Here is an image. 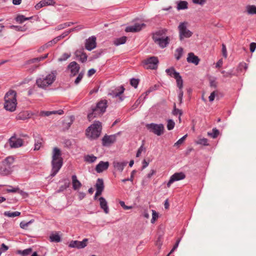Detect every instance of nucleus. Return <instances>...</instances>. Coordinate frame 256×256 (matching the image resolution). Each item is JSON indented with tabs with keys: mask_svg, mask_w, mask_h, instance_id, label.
<instances>
[{
	"mask_svg": "<svg viewBox=\"0 0 256 256\" xmlns=\"http://www.w3.org/2000/svg\"><path fill=\"white\" fill-rule=\"evenodd\" d=\"M17 104L16 92L9 90L4 97V108L8 111L13 112L16 110Z\"/></svg>",
	"mask_w": 256,
	"mask_h": 256,
	"instance_id": "nucleus-1",
	"label": "nucleus"
},
{
	"mask_svg": "<svg viewBox=\"0 0 256 256\" xmlns=\"http://www.w3.org/2000/svg\"><path fill=\"white\" fill-rule=\"evenodd\" d=\"M62 152L58 148H54L52 152V174L54 176L58 172L62 164V158L61 156Z\"/></svg>",
	"mask_w": 256,
	"mask_h": 256,
	"instance_id": "nucleus-2",
	"label": "nucleus"
},
{
	"mask_svg": "<svg viewBox=\"0 0 256 256\" xmlns=\"http://www.w3.org/2000/svg\"><path fill=\"white\" fill-rule=\"evenodd\" d=\"M56 72H52L46 76H42L36 80V84L38 87L46 88L50 86L56 80Z\"/></svg>",
	"mask_w": 256,
	"mask_h": 256,
	"instance_id": "nucleus-3",
	"label": "nucleus"
},
{
	"mask_svg": "<svg viewBox=\"0 0 256 256\" xmlns=\"http://www.w3.org/2000/svg\"><path fill=\"white\" fill-rule=\"evenodd\" d=\"M102 127L100 122H94L86 130V136L91 139L98 138L100 134Z\"/></svg>",
	"mask_w": 256,
	"mask_h": 256,
	"instance_id": "nucleus-4",
	"label": "nucleus"
},
{
	"mask_svg": "<svg viewBox=\"0 0 256 256\" xmlns=\"http://www.w3.org/2000/svg\"><path fill=\"white\" fill-rule=\"evenodd\" d=\"M165 32V30H159L154 34L152 36L154 42L162 48L166 47L170 40V38L164 35Z\"/></svg>",
	"mask_w": 256,
	"mask_h": 256,
	"instance_id": "nucleus-5",
	"label": "nucleus"
},
{
	"mask_svg": "<svg viewBox=\"0 0 256 256\" xmlns=\"http://www.w3.org/2000/svg\"><path fill=\"white\" fill-rule=\"evenodd\" d=\"M106 103L107 101L106 100H101L98 102L96 107L92 109V112L88 114V120L90 121L94 118L102 114L106 110Z\"/></svg>",
	"mask_w": 256,
	"mask_h": 256,
	"instance_id": "nucleus-6",
	"label": "nucleus"
},
{
	"mask_svg": "<svg viewBox=\"0 0 256 256\" xmlns=\"http://www.w3.org/2000/svg\"><path fill=\"white\" fill-rule=\"evenodd\" d=\"M158 62L156 57L152 56L142 61V66L146 69H156L158 67Z\"/></svg>",
	"mask_w": 256,
	"mask_h": 256,
	"instance_id": "nucleus-7",
	"label": "nucleus"
},
{
	"mask_svg": "<svg viewBox=\"0 0 256 256\" xmlns=\"http://www.w3.org/2000/svg\"><path fill=\"white\" fill-rule=\"evenodd\" d=\"M146 127L150 132L157 136H161L164 133V127L162 124H148Z\"/></svg>",
	"mask_w": 256,
	"mask_h": 256,
	"instance_id": "nucleus-8",
	"label": "nucleus"
},
{
	"mask_svg": "<svg viewBox=\"0 0 256 256\" xmlns=\"http://www.w3.org/2000/svg\"><path fill=\"white\" fill-rule=\"evenodd\" d=\"M6 144H9L11 148H18L24 145V140L14 134L8 140Z\"/></svg>",
	"mask_w": 256,
	"mask_h": 256,
	"instance_id": "nucleus-9",
	"label": "nucleus"
},
{
	"mask_svg": "<svg viewBox=\"0 0 256 256\" xmlns=\"http://www.w3.org/2000/svg\"><path fill=\"white\" fill-rule=\"evenodd\" d=\"M188 22L180 23L178 26L180 38L182 40L184 38H190L192 35V32L187 29Z\"/></svg>",
	"mask_w": 256,
	"mask_h": 256,
	"instance_id": "nucleus-10",
	"label": "nucleus"
},
{
	"mask_svg": "<svg viewBox=\"0 0 256 256\" xmlns=\"http://www.w3.org/2000/svg\"><path fill=\"white\" fill-rule=\"evenodd\" d=\"M185 178L186 175L182 172L174 173L170 176L169 181L167 183L168 188H170L171 184L174 182L184 180Z\"/></svg>",
	"mask_w": 256,
	"mask_h": 256,
	"instance_id": "nucleus-11",
	"label": "nucleus"
},
{
	"mask_svg": "<svg viewBox=\"0 0 256 256\" xmlns=\"http://www.w3.org/2000/svg\"><path fill=\"white\" fill-rule=\"evenodd\" d=\"M124 88L122 86L117 87L114 89L110 90L108 94L112 96L113 97H119L120 100H122V94H123L124 90Z\"/></svg>",
	"mask_w": 256,
	"mask_h": 256,
	"instance_id": "nucleus-12",
	"label": "nucleus"
},
{
	"mask_svg": "<svg viewBox=\"0 0 256 256\" xmlns=\"http://www.w3.org/2000/svg\"><path fill=\"white\" fill-rule=\"evenodd\" d=\"M96 38L94 36H92L86 40L85 42V48L88 50H92L96 46Z\"/></svg>",
	"mask_w": 256,
	"mask_h": 256,
	"instance_id": "nucleus-13",
	"label": "nucleus"
},
{
	"mask_svg": "<svg viewBox=\"0 0 256 256\" xmlns=\"http://www.w3.org/2000/svg\"><path fill=\"white\" fill-rule=\"evenodd\" d=\"M145 26L144 23H136L134 26L126 27L125 30L126 32H136L140 31Z\"/></svg>",
	"mask_w": 256,
	"mask_h": 256,
	"instance_id": "nucleus-14",
	"label": "nucleus"
},
{
	"mask_svg": "<svg viewBox=\"0 0 256 256\" xmlns=\"http://www.w3.org/2000/svg\"><path fill=\"white\" fill-rule=\"evenodd\" d=\"M68 69L70 72L71 75L74 76L78 73L80 67L78 64L75 62H71L68 65Z\"/></svg>",
	"mask_w": 256,
	"mask_h": 256,
	"instance_id": "nucleus-15",
	"label": "nucleus"
},
{
	"mask_svg": "<svg viewBox=\"0 0 256 256\" xmlns=\"http://www.w3.org/2000/svg\"><path fill=\"white\" fill-rule=\"evenodd\" d=\"M109 166V162H100L96 167V170L98 173H100L104 170H106Z\"/></svg>",
	"mask_w": 256,
	"mask_h": 256,
	"instance_id": "nucleus-16",
	"label": "nucleus"
},
{
	"mask_svg": "<svg viewBox=\"0 0 256 256\" xmlns=\"http://www.w3.org/2000/svg\"><path fill=\"white\" fill-rule=\"evenodd\" d=\"M127 162H118L117 160L113 162V166L115 170L122 172Z\"/></svg>",
	"mask_w": 256,
	"mask_h": 256,
	"instance_id": "nucleus-17",
	"label": "nucleus"
},
{
	"mask_svg": "<svg viewBox=\"0 0 256 256\" xmlns=\"http://www.w3.org/2000/svg\"><path fill=\"white\" fill-rule=\"evenodd\" d=\"M75 55L82 62H86L87 60V55L84 52L83 50H77L75 52Z\"/></svg>",
	"mask_w": 256,
	"mask_h": 256,
	"instance_id": "nucleus-18",
	"label": "nucleus"
},
{
	"mask_svg": "<svg viewBox=\"0 0 256 256\" xmlns=\"http://www.w3.org/2000/svg\"><path fill=\"white\" fill-rule=\"evenodd\" d=\"M187 61L190 63H192L195 65H198L200 62L198 58L195 56L194 53L190 52L188 54Z\"/></svg>",
	"mask_w": 256,
	"mask_h": 256,
	"instance_id": "nucleus-19",
	"label": "nucleus"
},
{
	"mask_svg": "<svg viewBox=\"0 0 256 256\" xmlns=\"http://www.w3.org/2000/svg\"><path fill=\"white\" fill-rule=\"evenodd\" d=\"M116 141L114 136H106L102 138V143L104 146H108Z\"/></svg>",
	"mask_w": 256,
	"mask_h": 256,
	"instance_id": "nucleus-20",
	"label": "nucleus"
},
{
	"mask_svg": "<svg viewBox=\"0 0 256 256\" xmlns=\"http://www.w3.org/2000/svg\"><path fill=\"white\" fill-rule=\"evenodd\" d=\"M48 54H46L44 56H41L31 60L29 63L30 64H33L32 66L34 67V70L38 68L40 66V64H38L39 62L47 58Z\"/></svg>",
	"mask_w": 256,
	"mask_h": 256,
	"instance_id": "nucleus-21",
	"label": "nucleus"
},
{
	"mask_svg": "<svg viewBox=\"0 0 256 256\" xmlns=\"http://www.w3.org/2000/svg\"><path fill=\"white\" fill-rule=\"evenodd\" d=\"M72 188L74 190H78L82 186L81 182L78 180L76 175L72 176Z\"/></svg>",
	"mask_w": 256,
	"mask_h": 256,
	"instance_id": "nucleus-22",
	"label": "nucleus"
},
{
	"mask_svg": "<svg viewBox=\"0 0 256 256\" xmlns=\"http://www.w3.org/2000/svg\"><path fill=\"white\" fill-rule=\"evenodd\" d=\"M64 114L62 110H54V111H41L39 114L40 116H49L52 114H58L61 115Z\"/></svg>",
	"mask_w": 256,
	"mask_h": 256,
	"instance_id": "nucleus-23",
	"label": "nucleus"
},
{
	"mask_svg": "<svg viewBox=\"0 0 256 256\" xmlns=\"http://www.w3.org/2000/svg\"><path fill=\"white\" fill-rule=\"evenodd\" d=\"M9 188L6 190V192H18L24 196H27L28 194L22 190H20L18 188H12V186H8Z\"/></svg>",
	"mask_w": 256,
	"mask_h": 256,
	"instance_id": "nucleus-24",
	"label": "nucleus"
},
{
	"mask_svg": "<svg viewBox=\"0 0 256 256\" xmlns=\"http://www.w3.org/2000/svg\"><path fill=\"white\" fill-rule=\"evenodd\" d=\"M100 208L104 210L106 214H108L109 209L106 200L102 197L99 198Z\"/></svg>",
	"mask_w": 256,
	"mask_h": 256,
	"instance_id": "nucleus-25",
	"label": "nucleus"
},
{
	"mask_svg": "<svg viewBox=\"0 0 256 256\" xmlns=\"http://www.w3.org/2000/svg\"><path fill=\"white\" fill-rule=\"evenodd\" d=\"M50 240L51 242H58L60 241L61 238L58 233L54 232L50 234Z\"/></svg>",
	"mask_w": 256,
	"mask_h": 256,
	"instance_id": "nucleus-26",
	"label": "nucleus"
},
{
	"mask_svg": "<svg viewBox=\"0 0 256 256\" xmlns=\"http://www.w3.org/2000/svg\"><path fill=\"white\" fill-rule=\"evenodd\" d=\"M176 76L174 78L176 80L177 86L179 88V90H181L183 87V80L182 76L179 74H176Z\"/></svg>",
	"mask_w": 256,
	"mask_h": 256,
	"instance_id": "nucleus-27",
	"label": "nucleus"
},
{
	"mask_svg": "<svg viewBox=\"0 0 256 256\" xmlns=\"http://www.w3.org/2000/svg\"><path fill=\"white\" fill-rule=\"evenodd\" d=\"M188 8V3L186 1L180 0L178 3L177 9L178 10L187 9Z\"/></svg>",
	"mask_w": 256,
	"mask_h": 256,
	"instance_id": "nucleus-28",
	"label": "nucleus"
},
{
	"mask_svg": "<svg viewBox=\"0 0 256 256\" xmlns=\"http://www.w3.org/2000/svg\"><path fill=\"white\" fill-rule=\"evenodd\" d=\"M126 40L127 37L124 36L114 40V44L116 46H118L120 44H124L126 42Z\"/></svg>",
	"mask_w": 256,
	"mask_h": 256,
	"instance_id": "nucleus-29",
	"label": "nucleus"
},
{
	"mask_svg": "<svg viewBox=\"0 0 256 256\" xmlns=\"http://www.w3.org/2000/svg\"><path fill=\"white\" fill-rule=\"evenodd\" d=\"M166 72L168 75L174 78L176 76V74H179L178 72H176L174 68H170L166 69Z\"/></svg>",
	"mask_w": 256,
	"mask_h": 256,
	"instance_id": "nucleus-30",
	"label": "nucleus"
},
{
	"mask_svg": "<svg viewBox=\"0 0 256 256\" xmlns=\"http://www.w3.org/2000/svg\"><path fill=\"white\" fill-rule=\"evenodd\" d=\"M96 190H104V181L102 178H98L96 183Z\"/></svg>",
	"mask_w": 256,
	"mask_h": 256,
	"instance_id": "nucleus-31",
	"label": "nucleus"
},
{
	"mask_svg": "<svg viewBox=\"0 0 256 256\" xmlns=\"http://www.w3.org/2000/svg\"><path fill=\"white\" fill-rule=\"evenodd\" d=\"M20 214V212H11L10 211L5 212L4 215L8 217L14 218L15 216H19Z\"/></svg>",
	"mask_w": 256,
	"mask_h": 256,
	"instance_id": "nucleus-32",
	"label": "nucleus"
},
{
	"mask_svg": "<svg viewBox=\"0 0 256 256\" xmlns=\"http://www.w3.org/2000/svg\"><path fill=\"white\" fill-rule=\"evenodd\" d=\"M246 12L248 14H256V6L253 5L247 6Z\"/></svg>",
	"mask_w": 256,
	"mask_h": 256,
	"instance_id": "nucleus-33",
	"label": "nucleus"
},
{
	"mask_svg": "<svg viewBox=\"0 0 256 256\" xmlns=\"http://www.w3.org/2000/svg\"><path fill=\"white\" fill-rule=\"evenodd\" d=\"M96 157L94 155H87L84 156L85 161L88 162H93L96 160Z\"/></svg>",
	"mask_w": 256,
	"mask_h": 256,
	"instance_id": "nucleus-34",
	"label": "nucleus"
},
{
	"mask_svg": "<svg viewBox=\"0 0 256 256\" xmlns=\"http://www.w3.org/2000/svg\"><path fill=\"white\" fill-rule=\"evenodd\" d=\"M10 166L8 168L2 167L0 169V172L3 175H8L10 173Z\"/></svg>",
	"mask_w": 256,
	"mask_h": 256,
	"instance_id": "nucleus-35",
	"label": "nucleus"
},
{
	"mask_svg": "<svg viewBox=\"0 0 256 256\" xmlns=\"http://www.w3.org/2000/svg\"><path fill=\"white\" fill-rule=\"evenodd\" d=\"M34 220H30V221L28 222H22L20 223V227L22 228V229H27L28 227V226L30 224H32L33 222H34Z\"/></svg>",
	"mask_w": 256,
	"mask_h": 256,
	"instance_id": "nucleus-36",
	"label": "nucleus"
},
{
	"mask_svg": "<svg viewBox=\"0 0 256 256\" xmlns=\"http://www.w3.org/2000/svg\"><path fill=\"white\" fill-rule=\"evenodd\" d=\"M197 144H202L204 146H208V140L206 138H200L196 142Z\"/></svg>",
	"mask_w": 256,
	"mask_h": 256,
	"instance_id": "nucleus-37",
	"label": "nucleus"
},
{
	"mask_svg": "<svg viewBox=\"0 0 256 256\" xmlns=\"http://www.w3.org/2000/svg\"><path fill=\"white\" fill-rule=\"evenodd\" d=\"M43 140L42 138L38 139L35 143L34 150H40V147L42 146Z\"/></svg>",
	"mask_w": 256,
	"mask_h": 256,
	"instance_id": "nucleus-38",
	"label": "nucleus"
},
{
	"mask_svg": "<svg viewBox=\"0 0 256 256\" xmlns=\"http://www.w3.org/2000/svg\"><path fill=\"white\" fill-rule=\"evenodd\" d=\"M183 52V49L182 48H178L176 50L175 56L177 60H179L182 56Z\"/></svg>",
	"mask_w": 256,
	"mask_h": 256,
	"instance_id": "nucleus-39",
	"label": "nucleus"
},
{
	"mask_svg": "<svg viewBox=\"0 0 256 256\" xmlns=\"http://www.w3.org/2000/svg\"><path fill=\"white\" fill-rule=\"evenodd\" d=\"M80 242L78 240H72L70 242L69 244V247L70 248H80Z\"/></svg>",
	"mask_w": 256,
	"mask_h": 256,
	"instance_id": "nucleus-40",
	"label": "nucleus"
},
{
	"mask_svg": "<svg viewBox=\"0 0 256 256\" xmlns=\"http://www.w3.org/2000/svg\"><path fill=\"white\" fill-rule=\"evenodd\" d=\"M14 162V158L12 156H8L6 158L4 162V163L9 166Z\"/></svg>",
	"mask_w": 256,
	"mask_h": 256,
	"instance_id": "nucleus-41",
	"label": "nucleus"
},
{
	"mask_svg": "<svg viewBox=\"0 0 256 256\" xmlns=\"http://www.w3.org/2000/svg\"><path fill=\"white\" fill-rule=\"evenodd\" d=\"M208 134L212 138H216L219 134V132L216 128H214L212 132H208Z\"/></svg>",
	"mask_w": 256,
	"mask_h": 256,
	"instance_id": "nucleus-42",
	"label": "nucleus"
},
{
	"mask_svg": "<svg viewBox=\"0 0 256 256\" xmlns=\"http://www.w3.org/2000/svg\"><path fill=\"white\" fill-rule=\"evenodd\" d=\"M187 137V134L184 135L183 137H182L181 138H180L178 141H177L174 144V146H177L178 148L180 146V145H181L184 141L186 140V138Z\"/></svg>",
	"mask_w": 256,
	"mask_h": 256,
	"instance_id": "nucleus-43",
	"label": "nucleus"
},
{
	"mask_svg": "<svg viewBox=\"0 0 256 256\" xmlns=\"http://www.w3.org/2000/svg\"><path fill=\"white\" fill-rule=\"evenodd\" d=\"M29 18H25L24 16L22 15H18L16 16V20L17 22H19V23H22L24 21L26 20H28Z\"/></svg>",
	"mask_w": 256,
	"mask_h": 256,
	"instance_id": "nucleus-44",
	"label": "nucleus"
},
{
	"mask_svg": "<svg viewBox=\"0 0 256 256\" xmlns=\"http://www.w3.org/2000/svg\"><path fill=\"white\" fill-rule=\"evenodd\" d=\"M158 218V213L156 212L154 210H152V218L151 220V222L152 224L154 223V222L157 220Z\"/></svg>",
	"mask_w": 256,
	"mask_h": 256,
	"instance_id": "nucleus-45",
	"label": "nucleus"
},
{
	"mask_svg": "<svg viewBox=\"0 0 256 256\" xmlns=\"http://www.w3.org/2000/svg\"><path fill=\"white\" fill-rule=\"evenodd\" d=\"M175 126L174 122L172 120H168L167 128L168 130H172L174 128Z\"/></svg>",
	"mask_w": 256,
	"mask_h": 256,
	"instance_id": "nucleus-46",
	"label": "nucleus"
},
{
	"mask_svg": "<svg viewBox=\"0 0 256 256\" xmlns=\"http://www.w3.org/2000/svg\"><path fill=\"white\" fill-rule=\"evenodd\" d=\"M71 56V54L70 53H68V52H66V53H64L62 56L61 57H60L59 58H58V60L59 61H63V60H66L68 58H69L70 57V56Z\"/></svg>",
	"mask_w": 256,
	"mask_h": 256,
	"instance_id": "nucleus-47",
	"label": "nucleus"
},
{
	"mask_svg": "<svg viewBox=\"0 0 256 256\" xmlns=\"http://www.w3.org/2000/svg\"><path fill=\"white\" fill-rule=\"evenodd\" d=\"M44 6H46L54 5L55 2L53 0H42Z\"/></svg>",
	"mask_w": 256,
	"mask_h": 256,
	"instance_id": "nucleus-48",
	"label": "nucleus"
},
{
	"mask_svg": "<svg viewBox=\"0 0 256 256\" xmlns=\"http://www.w3.org/2000/svg\"><path fill=\"white\" fill-rule=\"evenodd\" d=\"M88 240L87 238H84L82 242H80V248H84L87 245V242Z\"/></svg>",
	"mask_w": 256,
	"mask_h": 256,
	"instance_id": "nucleus-49",
	"label": "nucleus"
},
{
	"mask_svg": "<svg viewBox=\"0 0 256 256\" xmlns=\"http://www.w3.org/2000/svg\"><path fill=\"white\" fill-rule=\"evenodd\" d=\"M222 54L223 56L225 58H227V56H228L227 50H226V46L224 44H222Z\"/></svg>",
	"mask_w": 256,
	"mask_h": 256,
	"instance_id": "nucleus-50",
	"label": "nucleus"
},
{
	"mask_svg": "<svg viewBox=\"0 0 256 256\" xmlns=\"http://www.w3.org/2000/svg\"><path fill=\"white\" fill-rule=\"evenodd\" d=\"M83 76H84V73H82V72L78 74V76L76 79V80L74 81V83L76 84H78L80 82L82 79V78Z\"/></svg>",
	"mask_w": 256,
	"mask_h": 256,
	"instance_id": "nucleus-51",
	"label": "nucleus"
},
{
	"mask_svg": "<svg viewBox=\"0 0 256 256\" xmlns=\"http://www.w3.org/2000/svg\"><path fill=\"white\" fill-rule=\"evenodd\" d=\"M120 206L122 207V208L124 210H130V209H132V206H127L125 204V203L123 201H120Z\"/></svg>",
	"mask_w": 256,
	"mask_h": 256,
	"instance_id": "nucleus-52",
	"label": "nucleus"
},
{
	"mask_svg": "<svg viewBox=\"0 0 256 256\" xmlns=\"http://www.w3.org/2000/svg\"><path fill=\"white\" fill-rule=\"evenodd\" d=\"M138 84V80L135 78H132L130 80V84L134 86V88H136Z\"/></svg>",
	"mask_w": 256,
	"mask_h": 256,
	"instance_id": "nucleus-53",
	"label": "nucleus"
},
{
	"mask_svg": "<svg viewBox=\"0 0 256 256\" xmlns=\"http://www.w3.org/2000/svg\"><path fill=\"white\" fill-rule=\"evenodd\" d=\"M206 2V0H192L193 3L200 5H203Z\"/></svg>",
	"mask_w": 256,
	"mask_h": 256,
	"instance_id": "nucleus-54",
	"label": "nucleus"
},
{
	"mask_svg": "<svg viewBox=\"0 0 256 256\" xmlns=\"http://www.w3.org/2000/svg\"><path fill=\"white\" fill-rule=\"evenodd\" d=\"M216 95V92L214 91L212 92L211 93L210 95L209 96V100L210 102H212L215 98Z\"/></svg>",
	"mask_w": 256,
	"mask_h": 256,
	"instance_id": "nucleus-55",
	"label": "nucleus"
},
{
	"mask_svg": "<svg viewBox=\"0 0 256 256\" xmlns=\"http://www.w3.org/2000/svg\"><path fill=\"white\" fill-rule=\"evenodd\" d=\"M256 48V42H252L250 44V50L251 52H254Z\"/></svg>",
	"mask_w": 256,
	"mask_h": 256,
	"instance_id": "nucleus-56",
	"label": "nucleus"
},
{
	"mask_svg": "<svg viewBox=\"0 0 256 256\" xmlns=\"http://www.w3.org/2000/svg\"><path fill=\"white\" fill-rule=\"evenodd\" d=\"M69 26L70 25L68 24L67 23H65V24L58 26L57 28H58V30H60L64 28Z\"/></svg>",
	"mask_w": 256,
	"mask_h": 256,
	"instance_id": "nucleus-57",
	"label": "nucleus"
},
{
	"mask_svg": "<svg viewBox=\"0 0 256 256\" xmlns=\"http://www.w3.org/2000/svg\"><path fill=\"white\" fill-rule=\"evenodd\" d=\"M223 64V60L221 58L218 60V62L216 64V68H220L222 66Z\"/></svg>",
	"mask_w": 256,
	"mask_h": 256,
	"instance_id": "nucleus-58",
	"label": "nucleus"
},
{
	"mask_svg": "<svg viewBox=\"0 0 256 256\" xmlns=\"http://www.w3.org/2000/svg\"><path fill=\"white\" fill-rule=\"evenodd\" d=\"M98 90V86L94 87L92 90L90 92L89 95H92V94L94 93L97 92Z\"/></svg>",
	"mask_w": 256,
	"mask_h": 256,
	"instance_id": "nucleus-59",
	"label": "nucleus"
},
{
	"mask_svg": "<svg viewBox=\"0 0 256 256\" xmlns=\"http://www.w3.org/2000/svg\"><path fill=\"white\" fill-rule=\"evenodd\" d=\"M42 7H44V6L42 0L35 6V8L36 10H39Z\"/></svg>",
	"mask_w": 256,
	"mask_h": 256,
	"instance_id": "nucleus-60",
	"label": "nucleus"
},
{
	"mask_svg": "<svg viewBox=\"0 0 256 256\" xmlns=\"http://www.w3.org/2000/svg\"><path fill=\"white\" fill-rule=\"evenodd\" d=\"M31 252H32L31 249H26V250H23L22 252V254L23 255H28V254H30Z\"/></svg>",
	"mask_w": 256,
	"mask_h": 256,
	"instance_id": "nucleus-61",
	"label": "nucleus"
},
{
	"mask_svg": "<svg viewBox=\"0 0 256 256\" xmlns=\"http://www.w3.org/2000/svg\"><path fill=\"white\" fill-rule=\"evenodd\" d=\"M84 28V26L82 25L78 26L76 28H74V29H72L73 31H78L80 30H81Z\"/></svg>",
	"mask_w": 256,
	"mask_h": 256,
	"instance_id": "nucleus-62",
	"label": "nucleus"
},
{
	"mask_svg": "<svg viewBox=\"0 0 256 256\" xmlns=\"http://www.w3.org/2000/svg\"><path fill=\"white\" fill-rule=\"evenodd\" d=\"M174 114H180V116L182 114V112L180 110L176 108H174Z\"/></svg>",
	"mask_w": 256,
	"mask_h": 256,
	"instance_id": "nucleus-63",
	"label": "nucleus"
},
{
	"mask_svg": "<svg viewBox=\"0 0 256 256\" xmlns=\"http://www.w3.org/2000/svg\"><path fill=\"white\" fill-rule=\"evenodd\" d=\"M142 150H143V146H141L138 148V150L137 152L136 155L137 157L140 156L142 152Z\"/></svg>",
	"mask_w": 256,
	"mask_h": 256,
	"instance_id": "nucleus-64",
	"label": "nucleus"
}]
</instances>
